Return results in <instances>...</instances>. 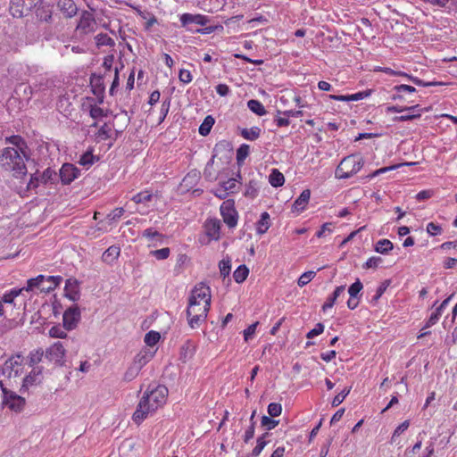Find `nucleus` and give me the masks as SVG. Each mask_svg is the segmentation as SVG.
Masks as SVG:
<instances>
[{
    "label": "nucleus",
    "mask_w": 457,
    "mask_h": 457,
    "mask_svg": "<svg viewBox=\"0 0 457 457\" xmlns=\"http://www.w3.org/2000/svg\"><path fill=\"white\" fill-rule=\"evenodd\" d=\"M168 394V388L163 385H157L153 388L148 387L132 414L133 422L140 425L149 416L154 414L157 410L162 408L166 404Z\"/></svg>",
    "instance_id": "f257e3e1"
},
{
    "label": "nucleus",
    "mask_w": 457,
    "mask_h": 457,
    "mask_svg": "<svg viewBox=\"0 0 457 457\" xmlns=\"http://www.w3.org/2000/svg\"><path fill=\"white\" fill-rule=\"evenodd\" d=\"M14 147H4L0 153V168L3 171L10 173L14 178H21L27 174V166L24 157Z\"/></svg>",
    "instance_id": "f03ea898"
},
{
    "label": "nucleus",
    "mask_w": 457,
    "mask_h": 457,
    "mask_svg": "<svg viewBox=\"0 0 457 457\" xmlns=\"http://www.w3.org/2000/svg\"><path fill=\"white\" fill-rule=\"evenodd\" d=\"M364 162L361 155L351 154L341 160L337 165L335 176L339 179H345L358 173L363 167Z\"/></svg>",
    "instance_id": "7ed1b4c3"
},
{
    "label": "nucleus",
    "mask_w": 457,
    "mask_h": 457,
    "mask_svg": "<svg viewBox=\"0 0 457 457\" xmlns=\"http://www.w3.org/2000/svg\"><path fill=\"white\" fill-rule=\"evenodd\" d=\"M62 281V278L61 276L38 275L28 279L27 286L24 288L27 292L37 289L40 293H50L59 287Z\"/></svg>",
    "instance_id": "20e7f679"
},
{
    "label": "nucleus",
    "mask_w": 457,
    "mask_h": 457,
    "mask_svg": "<svg viewBox=\"0 0 457 457\" xmlns=\"http://www.w3.org/2000/svg\"><path fill=\"white\" fill-rule=\"evenodd\" d=\"M210 307L211 304L207 302L204 303L188 300L187 317L190 328H198L202 322L205 321Z\"/></svg>",
    "instance_id": "39448f33"
},
{
    "label": "nucleus",
    "mask_w": 457,
    "mask_h": 457,
    "mask_svg": "<svg viewBox=\"0 0 457 457\" xmlns=\"http://www.w3.org/2000/svg\"><path fill=\"white\" fill-rule=\"evenodd\" d=\"M154 353L147 349L141 350L134 358L132 365L125 373V378L133 379L140 371V370L149 362L154 357Z\"/></svg>",
    "instance_id": "423d86ee"
},
{
    "label": "nucleus",
    "mask_w": 457,
    "mask_h": 457,
    "mask_svg": "<svg viewBox=\"0 0 457 457\" xmlns=\"http://www.w3.org/2000/svg\"><path fill=\"white\" fill-rule=\"evenodd\" d=\"M220 215L224 223L229 228H234L237 226L238 212L235 207V200L227 199L220 207Z\"/></svg>",
    "instance_id": "0eeeda50"
},
{
    "label": "nucleus",
    "mask_w": 457,
    "mask_h": 457,
    "mask_svg": "<svg viewBox=\"0 0 457 457\" xmlns=\"http://www.w3.org/2000/svg\"><path fill=\"white\" fill-rule=\"evenodd\" d=\"M37 2L38 0H11L10 13L14 18L27 16L37 6Z\"/></svg>",
    "instance_id": "6e6552de"
},
{
    "label": "nucleus",
    "mask_w": 457,
    "mask_h": 457,
    "mask_svg": "<svg viewBox=\"0 0 457 457\" xmlns=\"http://www.w3.org/2000/svg\"><path fill=\"white\" fill-rule=\"evenodd\" d=\"M0 387L3 392V403L12 411L16 412L21 411L25 406V399L5 388L2 381H0Z\"/></svg>",
    "instance_id": "1a4fd4ad"
},
{
    "label": "nucleus",
    "mask_w": 457,
    "mask_h": 457,
    "mask_svg": "<svg viewBox=\"0 0 457 457\" xmlns=\"http://www.w3.org/2000/svg\"><path fill=\"white\" fill-rule=\"evenodd\" d=\"M65 346L62 342H55L46 348L45 357L55 364L62 365L65 358Z\"/></svg>",
    "instance_id": "9d476101"
},
{
    "label": "nucleus",
    "mask_w": 457,
    "mask_h": 457,
    "mask_svg": "<svg viewBox=\"0 0 457 457\" xmlns=\"http://www.w3.org/2000/svg\"><path fill=\"white\" fill-rule=\"evenodd\" d=\"M81 319V312L77 305L68 308L62 315V325L68 331L75 329Z\"/></svg>",
    "instance_id": "9b49d317"
},
{
    "label": "nucleus",
    "mask_w": 457,
    "mask_h": 457,
    "mask_svg": "<svg viewBox=\"0 0 457 457\" xmlns=\"http://www.w3.org/2000/svg\"><path fill=\"white\" fill-rule=\"evenodd\" d=\"M453 296V295H449L447 298H445L439 304H438V301H436L432 304L431 308L435 309V310L430 314L428 319L426 320L423 328H428L434 326L435 324H436L438 322L440 317L442 316L443 312H445V310L448 306V304H449L450 301L452 300Z\"/></svg>",
    "instance_id": "f8f14e48"
},
{
    "label": "nucleus",
    "mask_w": 457,
    "mask_h": 457,
    "mask_svg": "<svg viewBox=\"0 0 457 457\" xmlns=\"http://www.w3.org/2000/svg\"><path fill=\"white\" fill-rule=\"evenodd\" d=\"M376 71H383L384 73L387 74V75H390V76H403V77H405L408 79V80L411 81L412 83H414L415 85L417 86H420V87H431V86H436V85H440L441 83H438V82H435V81H432V82H425L423 81L422 79L417 78V77H414L412 75H409L403 71H393L392 69L390 68H382L380 66H375L373 67V72H376Z\"/></svg>",
    "instance_id": "ddd939ff"
},
{
    "label": "nucleus",
    "mask_w": 457,
    "mask_h": 457,
    "mask_svg": "<svg viewBox=\"0 0 457 457\" xmlns=\"http://www.w3.org/2000/svg\"><path fill=\"white\" fill-rule=\"evenodd\" d=\"M211 298L212 295L210 287L206 284L200 282L196 284L192 289L188 300H194L195 302H202L204 303L207 302L209 304H211Z\"/></svg>",
    "instance_id": "4468645a"
},
{
    "label": "nucleus",
    "mask_w": 457,
    "mask_h": 457,
    "mask_svg": "<svg viewBox=\"0 0 457 457\" xmlns=\"http://www.w3.org/2000/svg\"><path fill=\"white\" fill-rule=\"evenodd\" d=\"M205 235L208 237V242L217 241L220 237V220L213 218L207 219L204 225Z\"/></svg>",
    "instance_id": "2eb2a0df"
},
{
    "label": "nucleus",
    "mask_w": 457,
    "mask_h": 457,
    "mask_svg": "<svg viewBox=\"0 0 457 457\" xmlns=\"http://www.w3.org/2000/svg\"><path fill=\"white\" fill-rule=\"evenodd\" d=\"M96 21L93 14L87 11L81 13L79 21L77 25V29L84 34H88L95 31Z\"/></svg>",
    "instance_id": "dca6fc26"
},
{
    "label": "nucleus",
    "mask_w": 457,
    "mask_h": 457,
    "mask_svg": "<svg viewBox=\"0 0 457 457\" xmlns=\"http://www.w3.org/2000/svg\"><path fill=\"white\" fill-rule=\"evenodd\" d=\"M179 20L182 27L187 28L188 30H193V29L189 28V25L191 24L205 26L210 21L206 15L192 13H183Z\"/></svg>",
    "instance_id": "f3484780"
},
{
    "label": "nucleus",
    "mask_w": 457,
    "mask_h": 457,
    "mask_svg": "<svg viewBox=\"0 0 457 457\" xmlns=\"http://www.w3.org/2000/svg\"><path fill=\"white\" fill-rule=\"evenodd\" d=\"M79 174V170L71 163H64L60 170L61 180L65 185L71 184Z\"/></svg>",
    "instance_id": "a211bd4d"
},
{
    "label": "nucleus",
    "mask_w": 457,
    "mask_h": 457,
    "mask_svg": "<svg viewBox=\"0 0 457 457\" xmlns=\"http://www.w3.org/2000/svg\"><path fill=\"white\" fill-rule=\"evenodd\" d=\"M390 110L393 112H406L405 114H403L396 118V120H400V121L411 120L420 117L419 104H415V105H412L411 107H406V108H400V107L394 106V107L390 108Z\"/></svg>",
    "instance_id": "6ab92c4d"
},
{
    "label": "nucleus",
    "mask_w": 457,
    "mask_h": 457,
    "mask_svg": "<svg viewBox=\"0 0 457 457\" xmlns=\"http://www.w3.org/2000/svg\"><path fill=\"white\" fill-rule=\"evenodd\" d=\"M41 379L42 369L39 367L33 368L32 370L23 378L21 390H29V387L39 384Z\"/></svg>",
    "instance_id": "aec40b11"
},
{
    "label": "nucleus",
    "mask_w": 457,
    "mask_h": 457,
    "mask_svg": "<svg viewBox=\"0 0 457 457\" xmlns=\"http://www.w3.org/2000/svg\"><path fill=\"white\" fill-rule=\"evenodd\" d=\"M57 7L65 18H72L78 12L77 4L73 0H60Z\"/></svg>",
    "instance_id": "412c9836"
},
{
    "label": "nucleus",
    "mask_w": 457,
    "mask_h": 457,
    "mask_svg": "<svg viewBox=\"0 0 457 457\" xmlns=\"http://www.w3.org/2000/svg\"><path fill=\"white\" fill-rule=\"evenodd\" d=\"M311 198L310 189H304L293 204L292 211L300 213L304 211Z\"/></svg>",
    "instance_id": "4be33fe9"
},
{
    "label": "nucleus",
    "mask_w": 457,
    "mask_h": 457,
    "mask_svg": "<svg viewBox=\"0 0 457 457\" xmlns=\"http://www.w3.org/2000/svg\"><path fill=\"white\" fill-rule=\"evenodd\" d=\"M65 295L72 300L77 301L79 298V285L76 278H68L65 281Z\"/></svg>",
    "instance_id": "5701e85b"
},
{
    "label": "nucleus",
    "mask_w": 457,
    "mask_h": 457,
    "mask_svg": "<svg viewBox=\"0 0 457 457\" xmlns=\"http://www.w3.org/2000/svg\"><path fill=\"white\" fill-rule=\"evenodd\" d=\"M120 254V248L117 245H111L102 255V260L106 264L112 265L118 260Z\"/></svg>",
    "instance_id": "b1692460"
},
{
    "label": "nucleus",
    "mask_w": 457,
    "mask_h": 457,
    "mask_svg": "<svg viewBox=\"0 0 457 457\" xmlns=\"http://www.w3.org/2000/svg\"><path fill=\"white\" fill-rule=\"evenodd\" d=\"M4 142L6 144L13 145L12 147L18 149L19 153H21L23 155H25V149L27 148V144L21 136L12 135L11 137H6L4 138Z\"/></svg>",
    "instance_id": "393cba45"
},
{
    "label": "nucleus",
    "mask_w": 457,
    "mask_h": 457,
    "mask_svg": "<svg viewBox=\"0 0 457 457\" xmlns=\"http://www.w3.org/2000/svg\"><path fill=\"white\" fill-rule=\"evenodd\" d=\"M195 353V346L190 341H187L180 347L179 359L182 362H187Z\"/></svg>",
    "instance_id": "a878e982"
},
{
    "label": "nucleus",
    "mask_w": 457,
    "mask_h": 457,
    "mask_svg": "<svg viewBox=\"0 0 457 457\" xmlns=\"http://www.w3.org/2000/svg\"><path fill=\"white\" fill-rule=\"evenodd\" d=\"M22 291H25L24 287L21 288H12L10 291L5 292L1 297L0 303L2 305L4 304H12L14 299L19 296ZM4 308V306H3Z\"/></svg>",
    "instance_id": "bb28decb"
},
{
    "label": "nucleus",
    "mask_w": 457,
    "mask_h": 457,
    "mask_svg": "<svg viewBox=\"0 0 457 457\" xmlns=\"http://www.w3.org/2000/svg\"><path fill=\"white\" fill-rule=\"evenodd\" d=\"M270 214L267 212L262 213L260 220L256 223V232L262 235L267 232L270 227Z\"/></svg>",
    "instance_id": "cd10ccee"
},
{
    "label": "nucleus",
    "mask_w": 457,
    "mask_h": 457,
    "mask_svg": "<svg viewBox=\"0 0 457 457\" xmlns=\"http://www.w3.org/2000/svg\"><path fill=\"white\" fill-rule=\"evenodd\" d=\"M269 182L274 187H278L284 185L285 177L277 169H273L269 176Z\"/></svg>",
    "instance_id": "c85d7f7f"
},
{
    "label": "nucleus",
    "mask_w": 457,
    "mask_h": 457,
    "mask_svg": "<svg viewBox=\"0 0 457 457\" xmlns=\"http://www.w3.org/2000/svg\"><path fill=\"white\" fill-rule=\"evenodd\" d=\"M249 275V269L246 265L242 264L238 266L233 273L235 281L238 284L243 283Z\"/></svg>",
    "instance_id": "c756f323"
},
{
    "label": "nucleus",
    "mask_w": 457,
    "mask_h": 457,
    "mask_svg": "<svg viewBox=\"0 0 457 457\" xmlns=\"http://www.w3.org/2000/svg\"><path fill=\"white\" fill-rule=\"evenodd\" d=\"M36 16L41 21L48 22L52 19V10L47 5H42L37 8Z\"/></svg>",
    "instance_id": "7c9ffc66"
},
{
    "label": "nucleus",
    "mask_w": 457,
    "mask_h": 457,
    "mask_svg": "<svg viewBox=\"0 0 457 457\" xmlns=\"http://www.w3.org/2000/svg\"><path fill=\"white\" fill-rule=\"evenodd\" d=\"M214 118L212 115H207L199 127V134L204 137L207 136L210 133L212 126L214 125Z\"/></svg>",
    "instance_id": "2f4dec72"
},
{
    "label": "nucleus",
    "mask_w": 457,
    "mask_h": 457,
    "mask_svg": "<svg viewBox=\"0 0 457 457\" xmlns=\"http://www.w3.org/2000/svg\"><path fill=\"white\" fill-rule=\"evenodd\" d=\"M247 106L253 113L259 116H263L267 112L264 105L259 100H249L247 102Z\"/></svg>",
    "instance_id": "473e14b6"
},
{
    "label": "nucleus",
    "mask_w": 457,
    "mask_h": 457,
    "mask_svg": "<svg viewBox=\"0 0 457 457\" xmlns=\"http://www.w3.org/2000/svg\"><path fill=\"white\" fill-rule=\"evenodd\" d=\"M394 247L393 243L388 239H380L377 242L374 250L377 253L386 254Z\"/></svg>",
    "instance_id": "72a5a7b5"
},
{
    "label": "nucleus",
    "mask_w": 457,
    "mask_h": 457,
    "mask_svg": "<svg viewBox=\"0 0 457 457\" xmlns=\"http://www.w3.org/2000/svg\"><path fill=\"white\" fill-rule=\"evenodd\" d=\"M153 199V194L149 190H143L132 197L136 204H147Z\"/></svg>",
    "instance_id": "f704fd0d"
},
{
    "label": "nucleus",
    "mask_w": 457,
    "mask_h": 457,
    "mask_svg": "<svg viewBox=\"0 0 457 457\" xmlns=\"http://www.w3.org/2000/svg\"><path fill=\"white\" fill-rule=\"evenodd\" d=\"M261 135V129L259 127H252L250 129H243L241 136L250 141L256 140Z\"/></svg>",
    "instance_id": "c9c22d12"
},
{
    "label": "nucleus",
    "mask_w": 457,
    "mask_h": 457,
    "mask_svg": "<svg viewBox=\"0 0 457 457\" xmlns=\"http://www.w3.org/2000/svg\"><path fill=\"white\" fill-rule=\"evenodd\" d=\"M111 127L107 123H104L99 128L98 131L96 132V140L97 142L107 140L108 138L111 137Z\"/></svg>",
    "instance_id": "e433bc0d"
},
{
    "label": "nucleus",
    "mask_w": 457,
    "mask_h": 457,
    "mask_svg": "<svg viewBox=\"0 0 457 457\" xmlns=\"http://www.w3.org/2000/svg\"><path fill=\"white\" fill-rule=\"evenodd\" d=\"M394 90L397 93L396 95L393 96V99L394 100L402 99L403 98V96H402L403 93L411 94V93L416 92V88L414 87L409 86V85H404V84L395 86L394 87Z\"/></svg>",
    "instance_id": "4c0bfd02"
},
{
    "label": "nucleus",
    "mask_w": 457,
    "mask_h": 457,
    "mask_svg": "<svg viewBox=\"0 0 457 457\" xmlns=\"http://www.w3.org/2000/svg\"><path fill=\"white\" fill-rule=\"evenodd\" d=\"M269 436L268 433L262 434L261 436L257 438V445L252 451V457H257L261 454L264 447L267 445L268 442L265 438Z\"/></svg>",
    "instance_id": "58836bf2"
},
{
    "label": "nucleus",
    "mask_w": 457,
    "mask_h": 457,
    "mask_svg": "<svg viewBox=\"0 0 457 457\" xmlns=\"http://www.w3.org/2000/svg\"><path fill=\"white\" fill-rule=\"evenodd\" d=\"M66 330L63 326L54 325L49 329L48 334L53 338L64 339L68 336Z\"/></svg>",
    "instance_id": "ea45409f"
},
{
    "label": "nucleus",
    "mask_w": 457,
    "mask_h": 457,
    "mask_svg": "<svg viewBox=\"0 0 457 457\" xmlns=\"http://www.w3.org/2000/svg\"><path fill=\"white\" fill-rule=\"evenodd\" d=\"M95 39L97 46H113L115 44L111 37L104 33L96 35Z\"/></svg>",
    "instance_id": "a19ab883"
},
{
    "label": "nucleus",
    "mask_w": 457,
    "mask_h": 457,
    "mask_svg": "<svg viewBox=\"0 0 457 457\" xmlns=\"http://www.w3.org/2000/svg\"><path fill=\"white\" fill-rule=\"evenodd\" d=\"M160 338V333L151 330L145 334L144 341L146 345L154 346L159 342Z\"/></svg>",
    "instance_id": "79ce46f5"
},
{
    "label": "nucleus",
    "mask_w": 457,
    "mask_h": 457,
    "mask_svg": "<svg viewBox=\"0 0 457 457\" xmlns=\"http://www.w3.org/2000/svg\"><path fill=\"white\" fill-rule=\"evenodd\" d=\"M94 162H95V156L91 151H87L86 153H84L79 160V163L81 166H84L87 168H89L90 166H92L94 164Z\"/></svg>",
    "instance_id": "37998d69"
},
{
    "label": "nucleus",
    "mask_w": 457,
    "mask_h": 457,
    "mask_svg": "<svg viewBox=\"0 0 457 457\" xmlns=\"http://www.w3.org/2000/svg\"><path fill=\"white\" fill-rule=\"evenodd\" d=\"M221 184L228 194H235L239 190V185L236 179H229Z\"/></svg>",
    "instance_id": "c03bdc74"
},
{
    "label": "nucleus",
    "mask_w": 457,
    "mask_h": 457,
    "mask_svg": "<svg viewBox=\"0 0 457 457\" xmlns=\"http://www.w3.org/2000/svg\"><path fill=\"white\" fill-rule=\"evenodd\" d=\"M316 272L312 270L306 271L303 273L298 278L297 284L299 287H303L307 285L312 279L315 277Z\"/></svg>",
    "instance_id": "a18cd8bd"
},
{
    "label": "nucleus",
    "mask_w": 457,
    "mask_h": 457,
    "mask_svg": "<svg viewBox=\"0 0 457 457\" xmlns=\"http://www.w3.org/2000/svg\"><path fill=\"white\" fill-rule=\"evenodd\" d=\"M255 411L253 412L251 416V425L248 427V428L245 430L244 435V442L248 443L251 439L254 436V430H255V422L253 421Z\"/></svg>",
    "instance_id": "49530a36"
},
{
    "label": "nucleus",
    "mask_w": 457,
    "mask_h": 457,
    "mask_svg": "<svg viewBox=\"0 0 457 457\" xmlns=\"http://www.w3.org/2000/svg\"><path fill=\"white\" fill-rule=\"evenodd\" d=\"M170 253V250L169 247H164L158 250H153L150 252V254L156 258L157 260H166Z\"/></svg>",
    "instance_id": "de8ad7c7"
},
{
    "label": "nucleus",
    "mask_w": 457,
    "mask_h": 457,
    "mask_svg": "<svg viewBox=\"0 0 457 457\" xmlns=\"http://www.w3.org/2000/svg\"><path fill=\"white\" fill-rule=\"evenodd\" d=\"M267 411L271 418L278 417L282 412V405L278 403H270Z\"/></svg>",
    "instance_id": "09e8293b"
},
{
    "label": "nucleus",
    "mask_w": 457,
    "mask_h": 457,
    "mask_svg": "<svg viewBox=\"0 0 457 457\" xmlns=\"http://www.w3.org/2000/svg\"><path fill=\"white\" fill-rule=\"evenodd\" d=\"M89 115L91 118L96 120L107 116V113L104 112V109L95 104L90 105Z\"/></svg>",
    "instance_id": "8fccbe9b"
},
{
    "label": "nucleus",
    "mask_w": 457,
    "mask_h": 457,
    "mask_svg": "<svg viewBox=\"0 0 457 457\" xmlns=\"http://www.w3.org/2000/svg\"><path fill=\"white\" fill-rule=\"evenodd\" d=\"M249 154V146L247 145H241L237 150V162H244Z\"/></svg>",
    "instance_id": "3c124183"
},
{
    "label": "nucleus",
    "mask_w": 457,
    "mask_h": 457,
    "mask_svg": "<svg viewBox=\"0 0 457 457\" xmlns=\"http://www.w3.org/2000/svg\"><path fill=\"white\" fill-rule=\"evenodd\" d=\"M179 79L183 84H189L193 79V76L190 71L186 69H180L179 72Z\"/></svg>",
    "instance_id": "603ef678"
},
{
    "label": "nucleus",
    "mask_w": 457,
    "mask_h": 457,
    "mask_svg": "<svg viewBox=\"0 0 457 457\" xmlns=\"http://www.w3.org/2000/svg\"><path fill=\"white\" fill-rule=\"evenodd\" d=\"M362 287H362L361 282L359 279L356 280L354 283H353L350 286V287L348 289L349 295L350 296H353V297H357L359 293L361 291Z\"/></svg>",
    "instance_id": "864d4df0"
},
{
    "label": "nucleus",
    "mask_w": 457,
    "mask_h": 457,
    "mask_svg": "<svg viewBox=\"0 0 457 457\" xmlns=\"http://www.w3.org/2000/svg\"><path fill=\"white\" fill-rule=\"evenodd\" d=\"M261 422L262 425L263 427H266L268 430L273 429L278 425V420H275L268 416H262Z\"/></svg>",
    "instance_id": "5fc2aeb1"
},
{
    "label": "nucleus",
    "mask_w": 457,
    "mask_h": 457,
    "mask_svg": "<svg viewBox=\"0 0 457 457\" xmlns=\"http://www.w3.org/2000/svg\"><path fill=\"white\" fill-rule=\"evenodd\" d=\"M349 393H350V389L345 388L344 390H342L339 394H337L333 398L332 405L338 406L341 403H343V401L345 399V397L348 395Z\"/></svg>",
    "instance_id": "6e6d98bb"
},
{
    "label": "nucleus",
    "mask_w": 457,
    "mask_h": 457,
    "mask_svg": "<svg viewBox=\"0 0 457 457\" xmlns=\"http://www.w3.org/2000/svg\"><path fill=\"white\" fill-rule=\"evenodd\" d=\"M392 280L391 279H386L384 280L377 288L376 290V295L374 296V299H378L381 297V295L385 293V291L387 289V287L391 285Z\"/></svg>",
    "instance_id": "4d7b16f0"
},
{
    "label": "nucleus",
    "mask_w": 457,
    "mask_h": 457,
    "mask_svg": "<svg viewBox=\"0 0 457 457\" xmlns=\"http://www.w3.org/2000/svg\"><path fill=\"white\" fill-rule=\"evenodd\" d=\"M259 322L256 321L253 324H251L247 328L244 330V339L245 342H247L249 339L253 337V336L255 334L256 328L258 326Z\"/></svg>",
    "instance_id": "13d9d810"
},
{
    "label": "nucleus",
    "mask_w": 457,
    "mask_h": 457,
    "mask_svg": "<svg viewBox=\"0 0 457 457\" xmlns=\"http://www.w3.org/2000/svg\"><path fill=\"white\" fill-rule=\"evenodd\" d=\"M323 331L324 325L322 323H317L315 327L307 333L306 337L307 338H313L323 333Z\"/></svg>",
    "instance_id": "bf43d9fd"
},
{
    "label": "nucleus",
    "mask_w": 457,
    "mask_h": 457,
    "mask_svg": "<svg viewBox=\"0 0 457 457\" xmlns=\"http://www.w3.org/2000/svg\"><path fill=\"white\" fill-rule=\"evenodd\" d=\"M125 212V210L124 208L122 207H118V208H115L114 210H112L108 215H107V218L113 221V220H119Z\"/></svg>",
    "instance_id": "052dcab7"
},
{
    "label": "nucleus",
    "mask_w": 457,
    "mask_h": 457,
    "mask_svg": "<svg viewBox=\"0 0 457 457\" xmlns=\"http://www.w3.org/2000/svg\"><path fill=\"white\" fill-rule=\"evenodd\" d=\"M333 224L330 222L324 223L321 228L316 232V237L320 238L326 235V233L332 232Z\"/></svg>",
    "instance_id": "680f3d73"
},
{
    "label": "nucleus",
    "mask_w": 457,
    "mask_h": 457,
    "mask_svg": "<svg viewBox=\"0 0 457 457\" xmlns=\"http://www.w3.org/2000/svg\"><path fill=\"white\" fill-rule=\"evenodd\" d=\"M142 236L147 239H152L154 237H162V235L159 233L157 230L153 228H146L143 231Z\"/></svg>",
    "instance_id": "e2e57ef3"
},
{
    "label": "nucleus",
    "mask_w": 457,
    "mask_h": 457,
    "mask_svg": "<svg viewBox=\"0 0 457 457\" xmlns=\"http://www.w3.org/2000/svg\"><path fill=\"white\" fill-rule=\"evenodd\" d=\"M441 231L442 228L439 225L435 224L434 222H429L427 225V232L431 236L438 235L441 233Z\"/></svg>",
    "instance_id": "0e129e2a"
},
{
    "label": "nucleus",
    "mask_w": 457,
    "mask_h": 457,
    "mask_svg": "<svg viewBox=\"0 0 457 457\" xmlns=\"http://www.w3.org/2000/svg\"><path fill=\"white\" fill-rule=\"evenodd\" d=\"M409 421L405 420L403 423H401L394 431L392 440H395V438L398 436H400L402 433H403L408 428H409Z\"/></svg>",
    "instance_id": "69168bd1"
},
{
    "label": "nucleus",
    "mask_w": 457,
    "mask_h": 457,
    "mask_svg": "<svg viewBox=\"0 0 457 457\" xmlns=\"http://www.w3.org/2000/svg\"><path fill=\"white\" fill-rule=\"evenodd\" d=\"M170 100L169 98L162 101V104L161 106V114H162L161 122L162 120H164V119L166 118V116L169 112V110H170Z\"/></svg>",
    "instance_id": "338daca9"
},
{
    "label": "nucleus",
    "mask_w": 457,
    "mask_h": 457,
    "mask_svg": "<svg viewBox=\"0 0 457 457\" xmlns=\"http://www.w3.org/2000/svg\"><path fill=\"white\" fill-rule=\"evenodd\" d=\"M213 195L219 199H226V197L229 195L228 192L225 189L222 184L220 185L219 187L212 190Z\"/></svg>",
    "instance_id": "774afa93"
}]
</instances>
